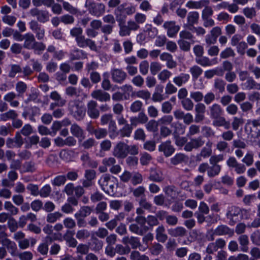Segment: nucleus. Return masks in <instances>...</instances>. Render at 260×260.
I'll return each instance as SVG.
<instances>
[{
  "instance_id": "1",
  "label": "nucleus",
  "mask_w": 260,
  "mask_h": 260,
  "mask_svg": "<svg viewBox=\"0 0 260 260\" xmlns=\"http://www.w3.org/2000/svg\"><path fill=\"white\" fill-rule=\"evenodd\" d=\"M137 6L133 3L124 2L119 5L114 10L116 18H121L126 19L127 16H132L137 10Z\"/></svg>"
},
{
  "instance_id": "2",
  "label": "nucleus",
  "mask_w": 260,
  "mask_h": 260,
  "mask_svg": "<svg viewBox=\"0 0 260 260\" xmlns=\"http://www.w3.org/2000/svg\"><path fill=\"white\" fill-rule=\"evenodd\" d=\"M68 109L71 115L77 121L82 120L85 116V108L82 103L78 100L70 101Z\"/></svg>"
},
{
  "instance_id": "3",
  "label": "nucleus",
  "mask_w": 260,
  "mask_h": 260,
  "mask_svg": "<svg viewBox=\"0 0 260 260\" xmlns=\"http://www.w3.org/2000/svg\"><path fill=\"white\" fill-rule=\"evenodd\" d=\"M137 223L131 224L129 226V231L137 235L143 236L149 230V227L145 225L146 218L144 216H137L135 218Z\"/></svg>"
},
{
  "instance_id": "4",
  "label": "nucleus",
  "mask_w": 260,
  "mask_h": 260,
  "mask_svg": "<svg viewBox=\"0 0 260 260\" xmlns=\"http://www.w3.org/2000/svg\"><path fill=\"white\" fill-rule=\"evenodd\" d=\"M85 7L90 14L97 17L102 16L105 12V6L102 3H95L87 0Z\"/></svg>"
},
{
  "instance_id": "5",
  "label": "nucleus",
  "mask_w": 260,
  "mask_h": 260,
  "mask_svg": "<svg viewBox=\"0 0 260 260\" xmlns=\"http://www.w3.org/2000/svg\"><path fill=\"white\" fill-rule=\"evenodd\" d=\"M189 138V141L187 142L184 147L185 151L190 152L193 149H198L205 144V140L202 136Z\"/></svg>"
},
{
  "instance_id": "6",
  "label": "nucleus",
  "mask_w": 260,
  "mask_h": 260,
  "mask_svg": "<svg viewBox=\"0 0 260 260\" xmlns=\"http://www.w3.org/2000/svg\"><path fill=\"white\" fill-rule=\"evenodd\" d=\"M76 41L77 45L80 48H85L88 47L91 50L94 51H98L97 46L95 41L89 38H86L84 36L81 35L77 38H76Z\"/></svg>"
},
{
  "instance_id": "7",
  "label": "nucleus",
  "mask_w": 260,
  "mask_h": 260,
  "mask_svg": "<svg viewBox=\"0 0 260 260\" xmlns=\"http://www.w3.org/2000/svg\"><path fill=\"white\" fill-rule=\"evenodd\" d=\"M122 242L125 245L129 244L133 249H137L139 248L140 250L144 251L147 248L142 247L140 238L134 236H124L122 239Z\"/></svg>"
},
{
  "instance_id": "8",
  "label": "nucleus",
  "mask_w": 260,
  "mask_h": 260,
  "mask_svg": "<svg viewBox=\"0 0 260 260\" xmlns=\"http://www.w3.org/2000/svg\"><path fill=\"white\" fill-rule=\"evenodd\" d=\"M127 144L123 142H118L114 147L113 155L118 158H124L127 155Z\"/></svg>"
},
{
  "instance_id": "9",
  "label": "nucleus",
  "mask_w": 260,
  "mask_h": 260,
  "mask_svg": "<svg viewBox=\"0 0 260 260\" xmlns=\"http://www.w3.org/2000/svg\"><path fill=\"white\" fill-rule=\"evenodd\" d=\"M226 245L225 241L222 238H218L214 242L210 243L207 246L206 252L210 254L217 251L218 249L223 248Z\"/></svg>"
},
{
  "instance_id": "10",
  "label": "nucleus",
  "mask_w": 260,
  "mask_h": 260,
  "mask_svg": "<svg viewBox=\"0 0 260 260\" xmlns=\"http://www.w3.org/2000/svg\"><path fill=\"white\" fill-rule=\"evenodd\" d=\"M241 211V209L240 208L235 206H232L228 208L226 216L230 219V224L234 225L237 222Z\"/></svg>"
},
{
  "instance_id": "11",
  "label": "nucleus",
  "mask_w": 260,
  "mask_h": 260,
  "mask_svg": "<svg viewBox=\"0 0 260 260\" xmlns=\"http://www.w3.org/2000/svg\"><path fill=\"white\" fill-rule=\"evenodd\" d=\"M112 81L116 83L122 84L127 78L126 73L120 69H114L111 71Z\"/></svg>"
},
{
  "instance_id": "12",
  "label": "nucleus",
  "mask_w": 260,
  "mask_h": 260,
  "mask_svg": "<svg viewBox=\"0 0 260 260\" xmlns=\"http://www.w3.org/2000/svg\"><path fill=\"white\" fill-rule=\"evenodd\" d=\"M163 27L167 30V35L170 38L174 37L180 29V26L176 25V22L174 21L165 22Z\"/></svg>"
},
{
  "instance_id": "13",
  "label": "nucleus",
  "mask_w": 260,
  "mask_h": 260,
  "mask_svg": "<svg viewBox=\"0 0 260 260\" xmlns=\"http://www.w3.org/2000/svg\"><path fill=\"white\" fill-rule=\"evenodd\" d=\"M195 118L194 121L199 123L205 119V113L206 112V106L204 104L199 103L195 105Z\"/></svg>"
},
{
  "instance_id": "14",
  "label": "nucleus",
  "mask_w": 260,
  "mask_h": 260,
  "mask_svg": "<svg viewBox=\"0 0 260 260\" xmlns=\"http://www.w3.org/2000/svg\"><path fill=\"white\" fill-rule=\"evenodd\" d=\"M97 107V102L93 100L89 101L87 104V114L92 119H96L100 116V111Z\"/></svg>"
},
{
  "instance_id": "15",
  "label": "nucleus",
  "mask_w": 260,
  "mask_h": 260,
  "mask_svg": "<svg viewBox=\"0 0 260 260\" xmlns=\"http://www.w3.org/2000/svg\"><path fill=\"white\" fill-rule=\"evenodd\" d=\"M91 96L92 98L101 102H106L110 100V94L101 89L93 90L91 93Z\"/></svg>"
},
{
  "instance_id": "16",
  "label": "nucleus",
  "mask_w": 260,
  "mask_h": 260,
  "mask_svg": "<svg viewBox=\"0 0 260 260\" xmlns=\"http://www.w3.org/2000/svg\"><path fill=\"white\" fill-rule=\"evenodd\" d=\"M117 22H118V25L119 27V35L121 37H125L128 36L131 34V31L130 30L129 27L127 25L125 24L126 20L124 18H116Z\"/></svg>"
},
{
  "instance_id": "17",
  "label": "nucleus",
  "mask_w": 260,
  "mask_h": 260,
  "mask_svg": "<svg viewBox=\"0 0 260 260\" xmlns=\"http://www.w3.org/2000/svg\"><path fill=\"white\" fill-rule=\"evenodd\" d=\"M148 178L150 181L155 182H161L164 179L162 171L156 168L150 169Z\"/></svg>"
},
{
  "instance_id": "18",
  "label": "nucleus",
  "mask_w": 260,
  "mask_h": 260,
  "mask_svg": "<svg viewBox=\"0 0 260 260\" xmlns=\"http://www.w3.org/2000/svg\"><path fill=\"white\" fill-rule=\"evenodd\" d=\"M158 150L163 152L165 156L169 157L174 152L175 149L171 145V141H167L159 145Z\"/></svg>"
},
{
  "instance_id": "19",
  "label": "nucleus",
  "mask_w": 260,
  "mask_h": 260,
  "mask_svg": "<svg viewBox=\"0 0 260 260\" xmlns=\"http://www.w3.org/2000/svg\"><path fill=\"white\" fill-rule=\"evenodd\" d=\"M71 134L75 137L78 138V142L80 143L85 138L84 130L77 124L74 123L71 125L70 128Z\"/></svg>"
},
{
  "instance_id": "20",
  "label": "nucleus",
  "mask_w": 260,
  "mask_h": 260,
  "mask_svg": "<svg viewBox=\"0 0 260 260\" xmlns=\"http://www.w3.org/2000/svg\"><path fill=\"white\" fill-rule=\"evenodd\" d=\"M209 116L211 119L218 118L220 116H222L223 111L221 106L218 104H214L209 107Z\"/></svg>"
},
{
  "instance_id": "21",
  "label": "nucleus",
  "mask_w": 260,
  "mask_h": 260,
  "mask_svg": "<svg viewBox=\"0 0 260 260\" xmlns=\"http://www.w3.org/2000/svg\"><path fill=\"white\" fill-rule=\"evenodd\" d=\"M168 234L173 237H183L187 235V230L182 226H177L168 230Z\"/></svg>"
},
{
  "instance_id": "22",
  "label": "nucleus",
  "mask_w": 260,
  "mask_h": 260,
  "mask_svg": "<svg viewBox=\"0 0 260 260\" xmlns=\"http://www.w3.org/2000/svg\"><path fill=\"white\" fill-rule=\"evenodd\" d=\"M199 19V13L197 11H192L188 13L187 16V23L185 24L187 28L191 27L194 24H197Z\"/></svg>"
},
{
  "instance_id": "23",
  "label": "nucleus",
  "mask_w": 260,
  "mask_h": 260,
  "mask_svg": "<svg viewBox=\"0 0 260 260\" xmlns=\"http://www.w3.org/2000/svg\"><path fill=\"white\" fill-rule=\"evenodd\" d=\"M155 238L159 242L165 243L168 239L166 229L162 225H159L155 230Z\"/></svg>"
},
{
  "instance_id": "24",
  "label": "nucleus",
  "mask_w": 260,
  "mask_h": 260,
  "mask_svg": "<svg viewBox=\"0 0 260 260\" xmlns=\"http://www.w3.org/2000/svg\"><path fill=\"white\" fill-rule=\"evenodd\" d=\"M190 79V75L186 73H181L175 76L173 79V82L178 86L181 87L186 84Z\"/></svg>"
},
{
  "instance_id": "25",
  "label": "nucleus",
  "mask_w": 260,
  "mask_h": 260,
  "mask_svg": "<svg viewBox=\"0 0 260 260\" xmlns=\"http://www.w3.org/2000/svg\"><path fill=\"white\" fill-rule=\"evenodd\" d=\"M208 0H200L199 1H188L186 4V7L189 9H200L208 5Z\"/></svg>"
},
{
  "instance_id": "26",
  "label": "nucleus",
  "mask_w": 260,
  "mask_h": 260,
  "mask_svg": "<svg viewBox=\"0 0 260 260\" xmlns=\"http://www.w3.org/2000/svg\"><path fill=\"white\" fill-rule=\"evenodd\" d=\"M171 127L173 128V135L174 137H178L184 134L185 126L180 122H174L171 124Z\"/></svg>"
},
{
  "instance_id": "27",
  "label": "nucleus",
  "mask_w": 260,
  "mask_h": 260,
  "mask_svg": "<svg viewBox=\"0 0 260 260\" xmlns=\"http://www.w3.org/2000/svg\"><path fill=\"white\" fill-rule=\"evenodd\" d=\"M34 16H36L38 20L41 22H45L49 19L47 11L39 10L38 9H34Z\"/></svg>"
},
{
  "instance_id": "28",
  "label": "nucleus",
  "mask_w": 260,
  "mask_h": 260,
  "mask_svg": "<svg viewBox=\"0 0 260 260\" xmlns=\"http://www.w3.org/2000/svg\"><path fill=\"white\" fill-rule=\"evenodd\" d=\"M195 60L198 64L204 67H210L217 63L216 61H214L215 59L211 60L208 57L203 56L196 57Z\"/></svg>"
},
{
  "instance_id": "29",
  "label": "nucleus",
  "mask_w": 260,
  "mask_h": 260,
  "mask_svg": "<svg viewBox=\"0 0 260 260\" xmlns=\"http://www.w3.org/2000/svg\"><path fill=\"white\" fill-rule=\"evenodd\" d=\"M63 239L66 241L69 247H75L77 245V241L73 237V233L70 231H67L63 236Z\"/></svg>"
},
{
  "instance_id": "30",
  "label": "nucleus",
  "mask_w": 260,
  "mask_h": 260,
  "mask_svg": "<svg viewBox=\"0 0 260 260\" xmlns=\"http://www.w3.org/2000/svg\"><path fill=\"white\" fill-rule=\"evenodd\" d=\"M214 233L216 236L226 235L232 236L233 234V232L228 226L225 225H220L215 229Z\"/></svg>"
},
{
  "instance_id": "31",
  "label": "nucleus",
  "mask_w": 260,
  "mask_h": 260,
  "mask_svg": "<svg viewBox=\"0 0 260 260\" xmlns=\"http://www.w3.org/2000/svg\"><path fill=\"white\" fill-rule=\"evenodd\" d=\"M98 183L102 189L105 192L108 191V185L111 183V177L110 175L106 174L103 175L99 179Z\"/></svg>"
},
{
  "instance_id": "32",
  "label": "nucleus",
  "mask_w": 260,
  "mask_h": 260,
  "mask_svg": "<svg viewBox=\"0 0 260 260\" xmlns=\"http://www.w3.org/2000/svg\"><path fill=\"white\" fill-rule=\"evenodd\" d=\"M144 32L150 38H154L158 34L157 28L151 24H146L144 28Z\"/></svg>"
},
{
  "instance_id": "33",
  "label": "nucleus",
  "mask_w": 260,
  "mask_h": 260,
  "mask_svg": "<svg viewBox=\"0 0 260 260\" xmlns=\"http://www.w3.org/2000/svg\"><path fill=\"white\" fill-rule=\"evenodd\" d=\"M223 75L222 69L216 68L215 69L208 70L204 72V77L207 79H211L214 76H222Z\"/></svg>"
},
{
  "instance_id": "34",
  "label": "nucleus",
  "mask_w": 260,
  "mask_h": 260,
  "mask_svg": "<svg viewBox=\"0 0 260 260\" xmlns=\"http://www.w3.org/2000/svg\"><path fill=\"white\" fill-rule=\"evenodd\" d=\"M244 86L247 90H260V83H257L252 77H249L247 79L244 83Z\"/></svg>"
},
{
  "instance_id": "35",
  "label": "nucleus",
  "mask_w": 260,
  "mask_h": 260,
  "mask_svg": "<svg viewBox=\"0 0 260 260\" xmlns=\"http://www.w3.org/2000/svg\"><path fill=\"white\" fill-rule=\"evenodd\" d=\"M213 125L215 126H224L225 128L229 129L230 127L229 122L226 121L225 118L220 116L218 118H213Z\"/></svg>"
},
{
  "instance_id": "36",
  "label": "nucleus",
  "mask_w": 260,
  "mask_h": 260,
  "mask_svg": "<svg viewBox=\"0 0 260 260\" xmlns=\"http://www.w3.org/2000/svg\"><path fill=\"white\" fill-rule=\"evenodd\" d=\"M189 72L192 80H197L203 72V69L197 65H194L189 68Z\"/></svg>"
},
{
  "instance_id": "37",
  "label": "nucleus",
  "mask_w": 260,
  "mask_h": 260,
  "mask_svg": "<svg viewBox=\"0 0 260 260\" xmlns=\"http://www.w3.org/2000/svg\"><path fill=\"white\" fill-rule=\"evenodd\" d=\"M212 143L208 141L206 143V146L204 147L200 153V155L204 158H207L211 155Z\"/></svg>"
},
{
  "instance_id": "38",
  "label": "nucleus",
  "mask_w": 260,
  "mask_h": 260,
  "mask_svg": "<svg viewBox=\"0 0 260 260\" xmlns=\"http://www.w3.org/2000/svg\"><path fill=\"white\" fill-rule=\"evenodd\" d=\"M238 241L241 246V250L243 252H247L248 250V237L246 235H241L238 238Z\"/></svg>"
},
{
  "instance_id": "39",
  "label": "nucleus",
  "mask_w": 260,
  "mask_h": 260,
  "mask_svg": "<svg viewBox=\"0 0 260 260\" xmlns=\"http://www.w3.org/2000/svg\"><path fill=\"white\" fill-rule=\"evenodd\" d=\"M165 193L172 199L177 198L178 194L177 188L173 185L168 186L163 189Z\"/></svg>"
},
{
  "instance_id": "40",
  "label": "nucleus",
  "mask_w": 260,
  "mask_h": 260,
  "mask_svg": "<svg viewBox=\"0 0 260 260\" xmlns=\"http://www.w3.org/2000/svg\"><path fill=\"white\" fill-rule=\"evenodd\" d=\"M50 98L52 100L58 102V107H62L66 103V101L64 99H63L61 97V95L56 91H52L50 93Z\"/></svg>"
},
{
  "instance_id": "41",
  "label": "nucleus",
  "mask_w": 260,
  "mask_h": 260,
  "mask_svg": "<svg viewBox=\"0 0 260 260\" xmlns=\"http://www.w3.org/2000/svg\"><path fill=\"white\" fill-rule=\"evenodd\" d=\"M149 250L151 254L153 255H158L163 250V246L158 243H154L149 248Z\"/></svg>"
},
{
  "instance_id": "42",
  "label": "nucleus",
  "mask_w": 260,
  "mask_h": 260,
  "mask_svg": "<svg viewBox=\"0 0 260 260\" xmlns=\"http://www.w3.org/2000/svg\"><path fill=\"white\" fill-rule=\"evenodd\" d=\"M242 13L248 19H252L256 16V10L254 7H246L243 9Z\"/></svg>"
},
{
  "instance_id": "43",
  "label": "nucleus",
  "mask_w": 260,
  "mask_h": 260,
  "mask_svg": "<svg viewBox=\"0 0 260 260\" xmlns=\"http://www.w3.org/2000/svg\"><path fill=\"white\" fill-rule=\"evenodd\" d=\"M221 167L220 165L209 166L208 170V176L210 178H212L218 175L221 171Z\"/></svg>"
},
{
  "instance_id": "44",
  "label": "nucleus",
  "mask_w": 260,
  "mask_h": 260,
  "mask_svg": "<svg viewBox=\"0 0 260 260\" xmlns=\"http://www.w3.org/2000/svg\"><path fill=\"white\" fill-rule=\"evenodd\" d=\"M92 211V209L90 206H83L75 214L81 217H86L90 215Z\"/></svg>"
},
{
  "instance_id": "45",
  "label": "nucleus",
  "mask_w": 260,
  "mask_h": 260,
  "mask_svg": "<svg viewBox=\"0 0 260 260\" xmlns=\"http://www.w3.org/2000/svg\"><path fill=\"white\" fill-rule=\"evenodd\" d=\"M90 236V232L85 229L78 230L76 234V238L81 241L88 239L89 238Z\"/></svg>"
},
{
  "instance_id": "46",
  "label": "nucleus",
  "mask_w": 260,
  "mask_h": 260,
  "mask_svg": "<svg viewBox=\"0 0 260 260\" xmlns=\"http://www.w3.org/2000/svg\"><path fill=\"white\" fill-rule=\"evenodd\" d=\"M179 39L184 40H190L191 43L193 44L194 41L193 39L195 38L194 36L188 30H182L179 32Z\"/></svg>"
},
{
  "instance_id": "47",
  "label": "nucleus",
  "mask_w": 260,
  "mask_h": 260,
  "mask_svg": "<svg viewBox=\"0 0 260 260\" xmlns=\"http://www.w3.org/2000/svg\"><path fill=\"white\" fill-rule=\"evenodd\" d=\"M133 128L128 123L124 125L120 130L119 134L122 137H129L131 136Z\"/></svg>"
},
{
  "instance_id": "48",
  "label": "nucleus",
  "mask_w": 260,
  "mask_h": 260,
  "mask_svg": "<svg viewBox=\"0 0 260 260\" xmlns=\"http://www.w3.org/2000/svg\"><path fill=\"white\" fill-rule=\"evenodd\" d=\"M225 82L221 79L217 78L214 80V87L219 92L222 93L224 91Z\"/></svg>"
},
{
  "instance_id": "49",
  "label": "nucleus",
  "mask_w": 260,
  "mask_h": 260,
  "mask_svg": "<svg viewBox=\"0 0 260 260\" xmlns=\"http://www.w3.org/2000/svg\"><path fill=\"white\" fill-rule=\"evenodd\" d=\"M18 114L15 111L10 110L7 112L2 114L0 116L1 119L3 121H7L9 119H14L17 118Z\"/></svg>"
},
{
  "instance_id": "50",
  "label": "nucleus",
  "mask_w": 260,
  "mask_h": 260,
  "mask_svg": "<svg viewBox=\"0 0 260 260\" xmlns=\"http://www.w3.org/2000/svg\"><path fill=\"white\" fill-rule=\"evenodd\" d=\"M79 145L85 149H89L91 147L95 146L97 144L96 142L93 138H89L84 141L80 142Z\"/></svg>"
},
{
  "instance_id": "51",
  "label": "nucleus",
  "mask_w": 260,
  "mask_h": 260,
  "mask_svg": "<svg viewBox=\"0 0 260 260\" xmlns=\"http://www.w3.org/2000/svg\"><path fill=\"white\" fill-rule=\"evenodd\" d=\"M67 181V178L64 175H58L55 177L51 181V183L53 186H59L63 185Z\"/></svg>"
},
{
  "instance_id": "52",
  "label": "nucleus",
  "mask_w": 260,
  "mask_h": 260,
  "mask_svg": "<svg viewBox=\"0 0 260 260\" xmlns=\"http://www.w3.org/2000/svg\"><path fill=\"white\" fill-rule=\"evenodd\" d=\"M115 249V252L120 255L126 254L131 251V249L128 246H124L120 244L116 245Z\"/></svg>"
},
{
  "instance_id": "53",
  "label": "nucleus",
  "mask_w": 260,
  "mask_h": 260,
  "mask_svg": "<svg viewBox=\"0 0 260 260\" xmlns=\"http://www.w3.org/2000/svg\"><path fill=\"white\" fill-rule=\"evenodd\" d=\"M185 155L182 153H177L171 158V162L173 165H177L184 161Z\"/></svg>"
},
{
  "instance_id": "54",
  "label": "nucleus",
  "mask_w": 260,
  "mask_h": 260,
  "mask_svg": "<svg viewBox=\"0 0 260 260\" xmlns=\"http://www.w3.org/2000/svg\"><path fill=\"white\" fill-rule=\"evenodd\" d=\"M177 43L181 50L184 52H188L190 50L191 43L187 41V40L179 39L177 41Z\"/></svg>"
},
{
  "instance_id": "55",
  "label": "nucleus",
  "mask_w": 260,
  "mask_h": 260,
  "mask_svg": "<svg viewBox=\"0 0 260 260\" xmlns=\"http://www.w3.org/2000/svg\"><path fill=\"white\" fill-rule=\"evenodd\" d=\"M143 107V103L139 100H137L132 103L130 106V111L133 113H137L141 111Z\"/></svg>"
},
{
  "instance_id": "56",
  "label": "nucleus",
  "mask_w": 260,
  "mask_h": 260,
  "mask_svg": "<svg viewBox=\"0 0 260 260\" xmlns=\"http://www.w3.org/2000/svg\"><path fill=\"white\" fill-rule=\"evenodd\" d=\"M200 132V126L196 124H192L188 128V131L186 134V136L188 138H190L194 135L199 134Z\"/></svg>"
},
{
  "instance_id": "57",
  "label": "nucleus",
  "mask_w": 260,
  "mask_h": 260,
  "mask_svg": "<svg viewBox=\"0 0 260 260\" xmlns=\"http://www.w3.org/2000/svg\"><path fill=\"white\" fill-rule=\"evenodd\" d=\"M24 42L23 47L25 48L31 49L32 48V35L27 33L24 35Z\"/></svg>"
},
{
  "instance_id": "58",
  "label": "nucleus",
  "mask_w": 260,
  "mask_h": 260,
  "mask_svg": "<svg viewBox=\"0 0 260 260\" xmlns=\"http://www.w3.org/2000/svg\"><path fill=\"white\" fill-rule=\"evenodd\" d=\"M161 64L158 62L153 61L150 63V70L151 74L153 75H156L161 70Z\"/></svg>"
},
{
  "instance_id": "59",
  "label": "nucleus",
  "mask_w": 260,
  "mask_h": 260,
  "mask_svg": "<svg viewBox=\"0 0 260 260\" xmlns=\"http://www.w3.org/2000/svg\"><path fill=\"white\" fill-rule=\"evenodd\" d=\"M158 124L159 123L158 121H156L155 120H150L149 121L147 122L145 126L148 131L154 132L157 130Z\"/></svg>"
},
{
  "instance_id": "60",
  "label": "nucleus",
  "mask_w": 260,
  "mask_h": 260,
  "mask_svg": "<svg viewBox=\"0 0 260 260\" xmlns=\"http://www.w3.org/2000/svg\"><path fill=\"white\" fill-rule=\"evenodd\" d=\"M85 55L84 52L82 50L75 49L72 51L70 54V59L71 60L79 59Z\"/></svg>"
},
{
  "instance_id": "61",
  "label": "nucleus",
  "mask_w": 260,
  "mask_h": 260,
  "mask_svg": "<svg viewBox=\"0 0 260 260\" xmlns=\"http://www.w3.org/2000/svg\"><path fill=\"white\" fill-rule=\"evenodd\" d=\"M190 98L196 102H200L204 98L203 92L200 91H192L190 92Z\"/></svg>"
},
{
  "instance_id": "62",
  "label": "nucleus",
  "mask_w": 260,
  "mask_h": 260,
  "mask_svg": "<svg viewBox=\"0 0 260 260\" xmlns=\"http://www.w3.org/2000/svg\"><path fill=\"white\" fill-rule=\"evenodd\" d=\"M62 216V214L59 212H55L52 213H49L47 216V221L49 223H54L57 219H59Z\"/></svg>"
},
{
  "instance_id": "63",
  "label": "nucleus",
  "mask_w": 260,
  "mask_h": 260,
  "mask_svg": "<svg viewBox=\"0 0 260 260\" xmlns=\"http://www.w3.org/2000/svg\"><path fill=\"white\" fill-rule=\"evenodd\" d=\"M172 73L168 70H163L158 75V79L162 83H165L171 76Z\"/></svg>"
},
{
  "instance_id": "64",
  "label": "nucleus",
  "mask_w": 260,
  "mask_h": 260,
  "mask_svg": "<svg viewBox=\"0 0 260 260\" xmlns=\"http://www.w3.org/2000/svg\"><path fill=\"white\" fill-rule=\"evenodd\" d=\"M250 239L253 244L260 246V232L257 230L253 232L250 235Z\"/></svg>"
}]
</instances>
